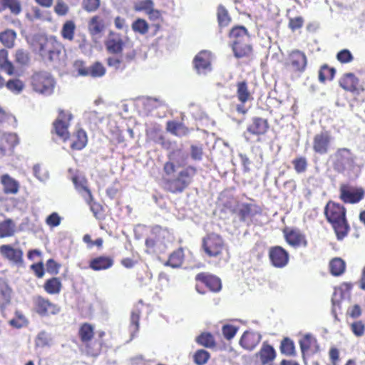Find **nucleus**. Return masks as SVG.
I'll use <instances>...</instances> for the list:
<instances>
[{
  "instance_id": "c03bdc74",
  "label": "nucleus",
  "mask_w": 365,
  "mask_h": 365,
  "mask_svg": "<svg viewBox=\"0 0 365 365\" xmlns=\"http://www.w3.org/2000/svg\"><path fill=\"white\" fill-rule=\"evenodd\" d=\"M155 7V4L153 0H142L134 6V10L138 12H144L147 14Z\"/></svg>"
},
{
  "instance_id": "4be33fe9",
  "label": "nucleus",
  "mask_w": 365,
  "mask_h": 365,
  "mask_svg": "<svg viewBox=\"0 0 365 365\" xmlns=\"http://www.w3.org/2000/svg\"><path fill=\"white\" fill-rule=\"evenodd\" d=\"M285 239L289 245L294 247H306L307 244L305 236L297 230L285 232Z\"/></svg>"
},
{
  "instance_id": "774afa93",
  "label": "nucleus",
  "mask_w": 365,
  "mask_h": 365,
  "mask_svg": "<svg viewBox=\"0 0 365 365\" xmlns=\"http://www.w3.org/2000/svg\"><path fill=\"white\" fill-rule=\"evenodd\" d=\"M294 169L297 173H303L307 169V160L304 158H299L293 161Z\"/></svg>"
},
{
  "instance_id": "72a5a7b5",
  "label": "nucleus",
  "mask_w": 365,
  "mask_h": 365,
  "mask_svg": "<svg viewBox=\"0 0 365 365\" xmlns=\"http://www.w3.org/2000/svg\"><path fill=\"white\" fill-rule=\"evenodd\" d=\"M43 288L49 294H59L61 290L62 283L59 278L53 277L46 280L43 285Z\"/></svg>"
},
{
  "instance_id": "bb28decb",
  "label": "nucleus",
  "mask_w": 365,
  "mask_h": 365,
  "mask_svg": "<svg viewBox=\"0 0 365 365\" xmlns=\"http://www.w3.org/2000/svg\"><path fill=\"white\" fill-rule=\"evenodd\" d=\"M232 50L237 58H242L251 53L252 48L249 44V41L235 40L233 41Z\"/></svg>"
},
{
  "instance_id": "f3484780",
  "label": "nucleus",
  "mask_w": 365,
  "mask_h": 365,
  "mask_svg": "<svg viewBox=\"0 0 365 365\" xmlns=\"http://www.w3.org/2000/svg\"><path fill=\"white\" fill-rule=\"evenodd\" d=\"M0 254L10 262L18 264L23 261V252L20 249L14 248L10 245L0 247Z\"/></svg>"
},
{
  "instance_id": "de8ad7c7",
  "label": "nucleus",
  "mask_w": 365,
  "mask_h": 365,
  "mask_svg": "<svg viewBox=\"0 0 365 365\" xmlns=\"http://www.w3.org/2000/svg\"><path fill=\"white\" fill-rule=\"evenodd\" d=\"M197 341L202 346L211 348L215 346V341L212 334L203 333L197 338Z\"/></svg>"
},
{
  "instance_id": "9d476101",
  "label": "nucleus",
  "mask_w": 365,
  "mask_h": 365,
  "mask_svg": "<svg viewBox=\"0 0 365 365\" xmlns=\"http://www.w3.org/2000/svg\"><path fill=\"white\" fill-rule=\"evenodd\" d=\"M211 53L208 51H202L194 58V66L199 74H206L211 68Z\"/></svg>"
},
{
  "instance_id": "9b49d317",
  "label": "nucleus",
  "mask_w": 365,
  "mask_h": 365,
  "mask_svg": "<svg viewBox=\"0 0 365 365\" xmlns=\"http://www.w3.org/2000/svg\"><path fill=\"white\" fill-rule=\"evenodd\" d=\"M269 257L272 264L275 267H284L289 262V254L285 250L279 246L269 249Z\"/></svg>"
},
{
  "instance_id": "f8f14e48",
  "label": "nucleus",
  "mask_w": 365,
  "mask_h": 365,
  "mask_svg": "<svg viewBox=\"0 0 365 365\" xmlns=\"http://www.w3.org/2000/svg\"><path fill=\"white\" fill-rule=\"evenodd\" d=\"M108 24L106 16L95 15L88 23V30L93 37H100Z\"/></svg>"
},
{
  "instance_id": "423d86ee",
  "label": "nucleus",
  "mask_w": 365,
  "mask_h": 365,
  "mask_svg": "<svg viewBox=\"0 0 365 365\" xmlns=\"http://www.w3.org/2000/svg\"><path fill=\"white\" fill-rule=\"evenodd\" d=\"M34 303L36 312L41 316L56 314L60 312V308L56 304L41 296L35 297Z\"/></svg>"
},
{
  "instance_id": "e433bc0d",
  "label": "nucleus",
  "mask_w": 365,
  "mask_h": 365,
  "mask_svg": "<svg viewBox=\"0 0 365 365\" xmlns=\"http://www.w3.org/2000/svg\"><path fill=\"white\" fill-rule=\"evenodd\" d=\"M167 130L177 136L186 135L189 132L188 129L183 124L175 121L168 122Z\"/></svg>"
},
{
  "instance_id": "c756f323",
  "label": "nucleus",
  "mask_w": 365,
  "mask_h": 365,
  "mask_svg": "<svg viewBox=\"0 0 365 365\" xmlns=\"http://www.w3.org/2000/svg\"><path fill=\"white\" fill-rule=\"evenodd\" d=\"M0 69L9 76L14 74V66L9 59V53L5 49L0 50Z\"/></svg>"
},
{
  "instance_id": "49530a36",
  "label": "nucleus",
  "mask_w": 365,
  "mask_h": 365,
  "mask_svg": "<svg viewBox=\"0 0 365 365\" xmlns=\"http://www.w3.org/2000/svg\"><path fill=\"white\" fill-rule=\"evenodd\" d=\"M237 96L239 101L242 103H245L249 100L250 94L245 82L237 83Z\"/></svg>"
},
{
  "instance_id": "b1692460",
  "label": "nucleus",
  "mask_w": 365,
  "mask_h": 365,
  "mask_svg": "<svg viewBox=\"0 0 365 365\" xmlns=\"http://www.w3.org/2000/svg\"><path fill=\"white\" fill-rule=\"evenodd\" d=\"M196 279L202 282L212 292H218L221 289L222 284L220 279L212 275H205V274H198Z\"/></svg>"
},
{
  "instance_id": "680f3d73",
  "label": "nucleus",
  "mask_w": 365,
  "mask_h": 365,
  "mask_svg": "<svg viewBox=\"0 0 365 365\" xmlns=\"http://www.w3.org/2000/svg\"><path fill=\"white\" fill-rule=\"evenodd\" d=\"M175 153H173L170 155V161L167 162L164 165V170L168 175L173 174L176 171V165L174 163Z\"/></svg>"
},
{
  "instance_id": "c9c22d12",
  "label": "nucleus",
  "mask_w": 365,
  "mask_h": 365,
  "mask_svg": "<svg viewBox=\"0 0 365 365\" xmlns=\"http://www.w3.org/2000/svg\"><path fill=\"white\" fill-rule=\"evenodd\" d=\"M329 269L332 275L339 276L345 271V262L339 257L334 258L329 262Z\"/></svg>"
},
{
  "instance_id": "6e6552de",
  "label": "nucleus",
  "mask_w": 365,
  "mask_h": 365,
  "mask_svg": "<svg viewBox=\"0 0 365 365\" xmlns=\"http://www.w3.org/2000/svg\"><path fill=\"white\" fill-rule=\"evenodd\" d=\"M71 119L72 115L71 113L68 111H61L58 118L53 123L56 133L63 140L68 138V128Z\"/></svg>"
},
{
  "instance_id": "a18cd8bd",
  "label": "nucleus",
  "mask_w": 365,
  "mask_h": 365,
  "mask_svg": "<svg viewBox=\"0 0 365 365\" xmlns=\"http://www.w3.org/2000/svg\"><path fill=\"white\" fill-rule=\"evenodd\" d=\"M93 327L89 324H84L80 328L79 334L83 341H90L93 338Z\"/></svg>"
},
{
  "instance_id": "bf43d9fd",
  "label": "nucleus",
  "mask_w": 365,
  "mask_h": 365,
  "mask_svg": "<svg viewBox=\"0 0 365 365\" xmlns=\"http://www.w3.org/2000/svg\"><path fill=\"white\" fill-rule=\"evenodd\" d=\"M31 11H32V14H27V17L31 21H34V20H36V19H40V20L47 19V18L45 15L46 12L41 11L39 8L33 7L31 9Z\"/></svg>"
},
{
  "instance_id": "a211bd4d",
  "label": "nucleus",
  "mask_w": 365,
  "mask_h": 365,
  "mask_svg": "<svg viewBox=\"0 0 365 365\" xmlns=\"http://www.w3.org/2000/svg\"><path fill=\"white\" fill-rule=\"evenodd\" d=\"M261 339L262 336L259 332L246 331L244 332L240 340V344L243 349L252 351L259 343Z\"/></svg>"
},
{
  "instance_id": "5701e85b",
  "label": "nucleus",
  "mask_w": 365,
  "mask_h": 365,
  "mask_svg": "<svg viewBox=\"0 0 365 365\" xmlns=\"http://www.w3.org/2000/svg\"><path fill=\"white\" fill-rule=\"evenodd\" d=\"M256 356L259 358L263 365H265L275 359L276 352L272 346L263 343L260 350L256 354Z\"/></svg>"
},
{
  "instance_id": "7ed1b4c3",
  "label": "nucleus",
  "mask_w": 365,
  "mask_h": 365,
  "mask_svg": "<svg viewBox=\"0 0 365 365\" xmlns=\"http://www.w3.org/2000/svg\"><path fill=\"white\" fill-rule=\"evenodd\" d=\"M202 247L205 253L211 257H219L225 252H227L223 240L216 234H210L206 236L203 239Z\"/></svg>"
},
{
  "instance_id": "338daca9",
  "label": "nucleus",
  "mask_w": 365,
  "mask_h": 365,
  "mask_svg": "<svg viewBox=\"0 0 365 365\" xmlns=\"http://www.w3.org/2000/svg\"><path fill=\"white\" fill-rule=\"evenodd\" d=\"M351 327V331L356 336H361L365 333V325L361 321L353 323Z\"/></svg>"
},
{
  "instance_id": "aec40b11",
  "label": "nucleus",
  "mask_w": 365,
  "mask_h": 365,
  "mask_svg": "<svg viewBox=\"0 0 365 365\" xmlns=\"http://www.w3.org/2000/svg\"><path fill=\"white\" fill-rule=\"evenodd\" d=\"M300 348L303 354L316 353L319 351L317 339L310 334H305L299 340Z\"/></svg>"
},
{
  "instance_id": "f257e3e1",
  "label": "nucleus",
  "mask_w": 365,
  "mask_h": 365,
  "mask_svg": "<svg viewBox=\"0 0 365 365\" xmlns=\"http://www.w3.org/2000/svg\"><path fill=\"white\" fill-rule=\"evenodd\" d=\"M324 214L331 224L338 240H342L348 234L349 226L346 220L345 208L334 202H329L325 207Z\"/></svg>"
},
{
  "instance_id": "79ce46f5",
  "label": "nucleus",
  "mask_w": 365,
  "mask_h": 365,
  "mask_svg": "<svg viewBox=\"0 0 365 365\" xmlns=\"http://www.w3.org/2000/svg\"><path fill=\"white\" fill-rule=\"evenodd\" d=\"M183 257L184 255L182 250L179 249L170 255L169 259L165 264L170 266L173 268L179 267L182 263Z\"/></svg>"
},
{
  "instance_id": "20e7f679",
  "label": "nucleus",
  "mask_w": 365,
  "mask_h": 365,
  "mask_svg": "<svg viewBox=\"0 0 365 365\" xmlns=\"http://www.w3.org/2000/svg\"><path fill=\"white\" fill-rule=\"evenodd\" d=\"M196 170L192 167H187L180 171L178 177L168 183V189L172 192H182L191 182Z\"/></svg>"
},
{
  "instance_id": "473e14b6",
  "label": "nucleus",
  "mask_w": 365,
  "mask_h": 365,
  "mask_svg": "<svg viewBox=\"0 0 365 365\" xmlns=\"http://www.w3.org/2000/svg\"><path fill=\"white\" fill-rule=\"evenodd\" d=\"M88 138L86 132L78 130L73 136L71 148L76 150L83 149L87 144Z\"/></svg>"
},
{
  "instance_id": "412c9836",
  "label": "nucleus",
  "mask_w": 365,
  "mask_h": 365,
  "mask_svg": "<svg viewBox=\"0 0 365 365\" xmlns=\"http://www.w3.org/2000/svg\"><path fill=\"white\" fill-rule=\"evenodd\" d=\"M18 137L14 133H4L0 138V149L3 154L11 151L18 144Z\"/></svg>"
},
{
  "instance_id": "0eeeda50",
  "label": "nucleus",
  "mask_w": 365,
  "mask_h": 365,
  "mask_svg": "<svg viewBox=\"0 0 365 365\" xmlns=\"http://www.w3.org/2000/svg\"><path fill=\"white\" fill-rule=\"evenodd\" d=\"M73 182L75 185L76 189L78 192L81 195V196L84 198L86 202L90 205L91 210L96 215V212L95 211V205L96 203L93 202V195L91 194V190L88 189L87 186V180L83 176H74L72 178Z\"/></svg>"
},
{
  "instance_id": "ea45409f",
  "label": "nucleus",
  "mask_w": 365,
  "mask_h": 365,
  "mask_svg": "<svg viewBox=\"0 0 365 365\" xmlns=\"http://www.w3.org/2000/svg\"><path fill=\"white\" fill-rule=\"evenodd\" d=\"M16 37V32L11 29H9L0 34V41L5 46L12 48L14 45Z\"/></svg>"
},
{
  "instance_id": "f704fd0d",
  "label": "nucleus",
  "mask_w": 365,
  "mask_h": 365,
  "mask_svg": "<svg viewBox=\"0 0 365 365\" xmlns=\"http://www.w3.org/2000/svg\"><path fill=\"white\" fill-rule=\"evenodd\" d=\"M267 129V121L262 118H255L252 125H250L247 130L255 135L264 134Z\"/></svg>"
},
{
  "instance_id": "13d9d810",
  "label": "nucleus",
  "mask_w": 365,
  "mask_h": 365,
  "mask_svg": "<svg viewBox=\"0 0 365 365\" xmlns=\"http://www.w3.org/2000/svg\"><path fill=\"white\" fill-rule=\"evenodd\" d=\"M61 217L57 212H53L46 219V223L50 227H55L61 224Z\"/></svg>"
},
{
  "instance_id": "6ab92c4d",
  "label": "nucleus",
  "mask_w": 365,
  "mask_h": 365,
  "mask_svg": "<svg viewBox=\"0 0 365 365\" xmlns=\"http://www.w3.org/2000/svg\"><path fill=\"white\" fill-rule=\"evenodd\" d=\"M4 192L8 195H16L19 190V183L9 174H4L0 178Z\"/></svg>"
},
{
  "instance_id": "393cba45",
  "label": "nucleus",
  "mask_w": 365,
  "mask_h": 365,
  "mask_svg": "<svg viewBox=\"0 0 365 365\" xmlns=\"http://www.w3.org/2000/svg\"><path fill=\"white\" fill-rule=\"evenodd\" d=\"M16 232V225L14 221L6 218L0 222V238L9 237Z\"/></svg>"
},
{
  "instance_id": "4468645a",
  "label": "nucleus",
  "mask_w": 365,
  "mask_h": 365,
  "mask_svg": "<svg viewBox=\"0 0 365 365\" xmlns=\"http://www.w3.org/2000/svg\"><path fill=\"white\" fill-rule=\"evenodd\" d=\"M334 165L336 168L342 171L346 168H349L353 165L352 155L348 149H339L335 154Z\"/></svg>"
},
{
  "instance_id": "2eb2a0df",
  "label": "nucleus",
  "mask_w": 365,
  "mask_h": 365,
  "mask_svg": "<svg viewBox=\"0 0 365 365\" xmlns=\"http://www.w3.org/2000/svg\"><path fill=\"white\" fill-rule=\"evenodd\" d=\"M289 63L295 71L303 72L307 64L305 53L299 50L292 51L289 54Z\"/></svg>"
},
{
  "instance_id": "2f4dec72",
  "label": "nucleus",
  "mask_w": 365,
  "mask_h": 365,
  "mask_svg": "<svg viewBox=\"0 0 365 365\" xmlns=\"http://www.w3.org/2000/svg\"><path fill=\"white\" fill-rule=\"evenodd\" d=\"M339 84L344 90L354 91L356 89L358 79L353 73H346L341 78Z\"/></svg>"
},
{
  "instance_id": "09e8293b",
  "label": "nucleus",
  "mask_w": 365,
  "mask_h": 365,
  "mask_svg": "<svg viewBox=\"0 0 365 365\" xmlns=\"http://www.w3.org/2000/svg\"><path fill=\"white\" fill-rule=\"evenodd\" d=\"M15 61L20 65H27L30 61L29 53L23 49L16 50L15 53Z\"/></svg>"
},
{
  "instance_id": "8fccbe9b",
  "label": "nucleus",
  "mask_w": 365,
  "mask_h": 365,
  "mask_svg": "<svg viewBox=\"0 0 365 365\" xmlns=\"http://www.w3.org/2000/svg\"><path fill=\"white\" fill-rule=\"evenodd\" d=\"M210 354L204 350H197L194 355V361L197 365H203L208 361Z\"/></svg>"
},
{
  "instance_id": "e2e57ef3",
  "label": "nucleus",
  "mask_w": 365,
  "mask_h": 365,
  "mask_svg": "<svg viewBox=\"0 0 365 365\" xmlns=\"http://www.w3.org/2000/svg\"><path fill=\"white\" fill-rule=\"evenodd\" d=\"M237 331V328L232 325H224L222 327V334L225 339L230 340L232 339Z\"/></svg>"
},
{
  "instance_id": "864d4df0",
  "label": "nucleus",
  "mask_w": 365,
  "mask_h": 365,
  "mask_svg": "<svg viewBox=\"0 0 365 365\" xmlns=\"http://www.w3.org/2000/svg\"><path fill=\"white\" fill-rule=\"evenodd\" d=\"M33 171L34 175L40 181H46L49 177L48 171L39 165H35L33 168Z\"/></svg>"
},
{
  "instance_id": "58836bf2",
  "label": "nucleus",
  "mask_w": 365,
  "mask_h": 365,
  "mask_svg": "<svg viewBox=\"0 0 365 365\" xmlns=\"http://www.w3.org/2000/svg\"><path fill=\"white\" fill-rule=\"evenodd\" d=\"M131 28L135 33L145 35L149 31V24L144 19L138 18L132 23Z\"/></svg>"
},
{
  "instance_id": "f03ea898",
  "label": "nucleus",
  "mask_w": 365,
  "mask_h": 365,
  "mask_svg": "<svg viewBox=\"0 0 365 365\" xmlns=\"http://www.w3.org/2000/svg\"><path fill=\"white\" fill-rule=\"evenodd\" d=\"M55 84L53 78L46 72L35 73L31 78L33 90L43 96L51 95L53 93Z\"/></svg>"
},
{
  "instance_id": "1a4fd4ad",
  "label": "nucleus",
  "mask_w": 365,
  "mask_h": 365,
  "mask_svg": "<svg viewBox=\"0 0 365 365\" xmlns=\"http://www.w3.org/2000/svg\"><path fill=\"white\" fill-rule=\"evenodd\" d=\"M105 46L109 53L119 54L123 51L125 42L120 34L110 31L105 41Z\"/></svg>"
},
{
  "instance_id": "7c9ffc66",
  "label": "nucleus",
  "mask_w": 365,
  "mask_h": 365,
  "mask_svg": "<svg viewBox=\"0 0 365 365\" xmlns=\"http://www.w3.org/2000/svg\"><path fill=\"white\" fill-rule=\"evenodd\" d=\"M9 9L11 14L19 15L21 12L19 0H0V12Z\"/></svg>"
},
{
  "instance_id": "4c0bfd02",
  "label": "nucleus",
  "mask_w": 365,
  "mask_h": 365,
  "mask_svg": "<svg viewBox=\"0 0 365 365\" xmlns=\"http://www.w3.org/2000/svg\"><path fill=\"white\" fill-rule=\"evenodd\" d=\"M76 24L71 21H66L62 26L61 34L64 39L72 41L74 38Z\"/></svg>"
},
{
  "instance_id": "a19ab883",
  "label": "nucleus",
  "mask_w": 365,
  "mask_h": 365,
  "mask_svg": "<svg viewBox=\"0 0 365 365\" xmlns=\"http://www.w3.org/2000/svg\"><path fill=\"white\" fill-rule=\"evenodd\" d=\"M230 38L240 41H249V36L247 29L244 26H237L233 28L230 33Z\"/></svg>"
},
{
  "instance_id": "37998d69",
  "label": "nucleus",
  "mask_w": 365,
  "mask_h": 365,
  "mask_svg": "<svg viewBox=\"0 0 365 365\" xmlns=\"http://www.w3.org/2000/svg\"><path fill=\"white\" fill-rule=\"evenodd\" d=\"M6 86L11 92L15 94H19L24 90L25 85L21 80L15 78L8 81L6 83Z\"/></svg>"
},
{
  "instance_id": "dca6fc26",
  "label": "nucleus",
  "mask_w": 365,
  "mask_h": 365,
  "mask_svg": "<svg viewBox=\"0 0 365 365\" xmlns=\"http://www.w3.org/2000/svg\"><path fill=\"white\" fill-rule=\"evenodd\" d=\"M331 140V137L327 132H322L317 134L313 140L314 150L321 155L327 153L328 152Z\"/></svg>"
},
{
  "instance_id": "603ef678",
  "label": "nucleus",
  "mask_w": 365,
  "mask_h": 365,
  "mask_svg": "<svg viewBox=\"0 0 365 365\" xmlns=\"http://www.w3.org/2000/svg\"><path fill=\"white\" fill-rule=\"evenodd\" d=\"M281 351L282 354L286 355H292L294 353V342L289 339H284L281 344Z\"/></svg>"
},
{
  "instance_id": "c85d7f7f",
  "label": "nucleus",
  "mask_w": 365,
  "mask_h": 365,
  "mask_svg": "<svg viewBox=\"0 0 365 365\" xmlns=\"http://www.w3.org/2000/svg\"><path fill=\"white\" fill-rule=\"evenodd\" d=\"M113 261L108 257H99L90 262V267L96 271L106 269L112 267Z\"/></svg>"
},
{
  "instance_id": "39448f33",
  "label": "nucleus",
  "mask_w": 365,
  "mask_h": 365,
  "mask_svg": "<svg viewBox=\"0 0 365 365\" xmlns=\"http://www.w3.org/2000/svg\"><path fill=\"white\" fill-rule=\"evenodd\" d=\"M63 50L62 44L54 37H50L41 45L40 51L41 56L48 57L51 61H56Z\"/></svg>"
},
{
  "instance_id": "4d7b16f0",
  "label": "nucleus",
  "mask_w": 365,
  "mask_h": 365,
  "mask_svg": "<svg viewBox=\"0 0 365 365\" xmlns=\"http://www.w3.org/2000/svg\"><path fill=\"white\" fill-rule=\"evenodd\" d=\"M36 344L38 346H50L51 344V339L48 334L45 331H41L37 336Z\"/></svg>"
},
{
  "instance_id": "052dcab7",
  "label": "nucleus",
  "mask_w": 365,
  "mask_h": 365,
  "mask_svg": "<svg viewBox=\"0 0 365 365\" xmlns=\"http://www.w3.org/2000/svg\"><path fill=\"white\" fill-rule=\"evenodd\" d=\"M336 58L342 63H347L353 60V56L347 49H343L337 53Z\"/></svg>"
},
{
  "instance_id": "5fc2aeb1",
  "label": "nucleus",
  "mask_w": 365,
  "mask_h": 365,
  "mask_svg": "<svg viewBox=\"0 0 365 365\" xmlns=\"http://www.w3.org/2000/svg\"><path fill=\"white\" fill-rule=\"evenodd\" d=\"M100 0H82V7L88 12H93L100 6Z\"/></svg>"
},
{
  "instance_id": "6e6d98bb",
  "label": "nucleus",
  "mask_w": 365,
  "mask_h": 365,
  "mask_svg": "<svg viewBox=\"0 0 365 365\" xmlns=\"http://www.w3.org/2000/svg\"><path fill=\"white\" fill-rule=\"evenodd\" d=\"M217 16H218V21L219 24L221 26H227L230 22V18L228 16L227 11L226 9L220 6L217 9Z\"/></svg>"
},
{
  "instance_id": "a878e982",
  "label": "nucleus",
  "mask_w": 365,
  "mask_h": 365,
  "mask_svg": "<svg viewBox=\"0 0 365 365\" xmlns=\"http://www.w3.org/2000/svg\"><path fill=\"white\" fill-rule=\"evenodd\" d=\"M11 299V288L4 280L0 279V308L1 310L10 304Z\"/></svg>"
},
{
  "instance_id": "cd10ccee",
  "label": "nucleus",
  "mask_w": 365,
  "mask_h": 365,
  "mask_svg": "<svg viewBox=\"0 0 365 365\" xmlns=\"http://www.w3.org/2000/svg\"><path fill=\"white\" fill-rule=\"evenodd\" d=\"M78 73L81 76H91L95 78L101 77L106 73V68L101 63L96 62L88 68L80 69Z\"/></svg>"
},
{
  "instance_id": "69168bd1",
  "label": "nucleus",
  "mask_w": 365,
  "mask_h": 365,
  "mask_svg": "<svg viewBox=\"0 0 365 365\" xmlns=\"http://www.w3.org/2000/svg\"><path fill=\"white\" fill-rule=\"evenodd\" d=\"M342 298V290L341 289H334V292L332 297V303H333V309L332 312L335 314V318L336 319V307L339 305L340 301Z\"/></svg>"
},
{
  "instance_id": "ddd939ff",
  "label": "nucleus",
  "mask_w": 365,
  "mask_h": 365,
  "mask_svg": "<svg viewBox=\"0 0 365 365\" xmlns=\"http://www.w3.org/2000/svg\"><path fill=\"white\" fill-rule=\"evenodd\" d=\"M362 188L342 186L340 188V198L346 203L359 202L364 196Z\"/></svg>"
},
{
  "instance_id": "3c124183",
  "label": "nucleus",
  "mask_w": 365,
  "mask_h": 365,
  "mask_svg": "<svg viewBox=\"0 0 365 365\" xmlns=\"http://www.w3.org/2000/svg\"><path fill=\"white\" fill-rule=\"evenodd\" d=\"M9 324L11 326L19 329L27 324V320L22 314L16 312L15 318L11 319Z\"/></svg>"
},
{
  "instance_id": "0e129e2a",
  "label": "nucleus",
  "mask_w": 365,
  "mask_h": 365,
  "mask_svg": "<svg viewBox=\"0 0 365 365\" xmlns=\"http://www.w3.org/2000/svg\"><path fill=\"white\" fill-rule=\"evenodd\" d=\"M55 13L58 16H66L68 11V6L62 1H59L56 3L54 8Z\"/></svg>"
}]
</instances>
